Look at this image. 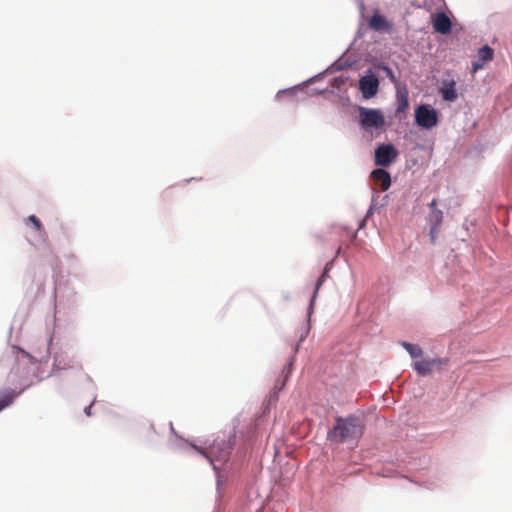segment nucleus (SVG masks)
<instances>
[{
    "label": "nucleus",
    "mask_w": 512,
    "mask_h": 512,
    "mask_svg": "<svg viewBox=\"0 0 512 512\" xmlns=\"http://www.w3.org/2000/svg\"><path fill=\"white\" fill-rule=\"evenodd\" d=\"M364 425L359 417L350 415L338 417L327 433V439L336 444L358 441L363 435Z\"/></svg>",
    "instance_id": "nucleus-1"
},
{
    "label": "nucleus",
    "mask_w": 512,
    "mask_h": 512,
    "mask_svg": "<svg viewBox=\"0 0 512 512\" xmlns=\"http://www.w3.org/2000/svg\"><path fill=\"white\" fill-rule=\"evenodd\" d=\"M360 124L363 129L368 130L371 128L380 129L385 124V119L382 112L378 109H370L366 107H359Z\"/></svg>",
    "instance_id": "nucleus-2"
},
{
    "label": "nucleus",
    "mask_w": 512,
    "mask_h": 512,
    "mask_svg": "<svg viewBox=\"0 0 512 512\" xmlns=\"http://www.w3.org/2000/svg\"><path fill=\"white\" fill-rule=\"evenodd\" d=\"M232 451V444L230 441L221 439V440H215L214 443L211 445L209 453L207 458L210 460V462L214 465V468L216 469V465L214 464L215 461L219 462H226L229 459V456Z\"/></svg>",
    "instance_id": "nucleus-3"
},
{
    "label": "nucleus",
    "mask_w": 512,
    "mask_h": 512,
    "mask_svg": "<svg viewBox=\"0 0 512 512\" xmlns=\"http://www.w3.org/2000/svg\"><path fill=\"white\" fill-rule=\"evenodd\" d=\"M416 123L424 128L431 129L438 123V114L428 105H420L415 111Z\"/></svg>",
    "instance_id": "nucleus-4"
},
{
    "label": "nucleus",
    "mask_w": 512,
    "mask_h": 512,
    "mask_svg": "<svg viewBox=\"0 0 512 512\" xmlns=\"http://www.w3.org/2000/svg\"><path fill=\"white\" fill-rule=\"evenodd\" d=\"M397 150L392 144L379 145L375 150V164L388 167L397 158Z\"/></svg>",
    "instance_id": "nucleus-5"
},
{
    "label": "nucleus",
    "mask_w": 512,
    "mask_h": 512,
    "mask_svg": "<svg viewBox=\"0 0 512 512\" xmlns=\"http://www.w3.org/2000/svg\"><path fill=\"white\" fill-rule=\"evenodd\" d=\"M378 87L379 81L374 76H364L359 81V88L366 99L375 96L378 92Z\"/></svg>",
    "instance_id": "nucleus-6"
},
{
    "label": "nucleus",
    "mask_w": 512,
    "mask_h": 512,
    "mask_svg": "<svg viewBox=\"0 0 512 512\" xmlns=\"http://www.w3.org/2000/svg\"><path fill=\"white\" fill-rule=\"evenodd\" d=\"M433 29L441 34H448L451 32L452 23L450 18L443 12L437 13L434 15L433 20Z\"/></svg>",
    "instance_id": "nucleus-7"
},
{
    "label": "nucleus",
    "mask_w": 512,
    "mask_h": 512,
    "mask_svg": "<svg viewBox=\"0 0 512 512\" xmlns=\"http://www.w3.org/2000/svg\"><path fill=\"white\" fill-rule=\"evenodd\" d=\"M443 363H445V361L441 359H426L414 362L413 368L419 375L427 376L431 374L435 366Z\"/></svg>",
    "instance_id": "nucleus-8"
},
{
    "label": "nucleus",
    "mask_w": 512,
    "mask_h": 512,
    "mask_svg": "<svg viewBox=\"0 0 512 512\" xmlns=\"http://www.w3.org/2000/svg\"><path fill=\"white\" fill-rule=\"evenodd\" d=\"M439 92L443 100L448 102H454L458 97L456 91V82L453 79L443 80Z\"/></svg>",
    "instance_id": "nucleus-9"
},
{
    "label": "nucleus",
    "mask_w": 512,
    "mask_h": 512,
    "mask_svg": "<svg viewBox=\"0 0 512 512\" xmlns=\"http://www.w3.org/2000/svg\"><path fill=\"white\" fill-rule=\"evenodd\" d=\"M443 220V212L440 209H433L429 214V223H430V236L431 239L434 241L440 226L442 224Z\"/></svg>",
    "instance_id": "nucleus-10"
},
{
    "label": "nucleus",
    "mask_w": 512,
    "mask_h": 512,
    "mask_svg": "<svg viewBox=\"0 0 512 512\" xmlns=\"http://www.w3.org/2000/svg\"><path fill=\"white\" fill-rule=\"evenodd\" d=\"M371 177L373 180L380 184V188L382 191H386L391 186V177L390 174L381 168L375 169L371 173Z\"/></svg>",
    "instance_id": "nucleus-11"
},
{
    "label": "nucleus",
    "mask_w": 512,
    "mask_h": 512,
    "mask_svg": "<svg viewBox=\"0 0 512 512\" xmlns=\"http://www.w3.org/2000/svg\"><path fill=\"white\" fill-rule=\"evenodd\" d=\"M493 54V49L487 45L480 48L478 51V61H475L472 64L473 72H476L479 69H481L485 62L492 60Z\"/></svg>",
    "instance_id": "nucleus-12"
},
{
    "label": "nucleus",
    "mask_w": 512,
    "mask_h": 512,
    "mask_svg": "<svg viewBox=\"0 0 512 512\" xmlns=\"http://www.w3.org/2000/svg\"><path fill=\"white\" fill-rule=\"evenodd\" d=\"M369 26L371 29L375 31H384L389 30L391 24L386 20V18L380 14H373L369 21Z\"/></svg>",
    "instance_id": "nucleus-13"
},
{
    "label": "nucleus",
    "mask_w": 512,
    "mask_h": 512,
    "mask_svg": "<svg viewBox=\"0 0 512 512\" xmlns=\"http://www.w3.org/2000/svg\"><path fill=\"white\" fill-rule=\"evenodd\" d=\"M53 367L57 370H64L73 367V361L68 359L67 355L64 353H57L54 356Z\"/></svg>",
    "instance_id": "nucleus-14"
},
{
    "label": "nucleus",
    "mask_w": 512,
    "mask_h": 512,
    "mask_svg": "<svg viewBox=\"0 0 512 512\" xmlns=\"http://www.w3.org/2000/svg\"><path fill=\"white\" fill-rule=\"evenodd\" d=\"M18 394L19 393H16L12 389H7L2 394H0V411L12 404Z\"/></svg>",
    "instance_id": "nucleus-15"
},
{
    "label": "nucleus",
    "mask_w": 512,
    "mask_h": 512,
    "mask_svg": "<svg viewBox=\"0 0 512 512\" xmlns=\"http://www.w3.org/2000/svg\"><path fill=\"white\" fill-rule=\"evenodd\" d=\"M402 346L406 349L412 358L421 357L423 354V350L419 345L403 342Z\"/></svg>",
    "instance_id": "nucleus-16"
},
{
    "label": "nucleus",
    "mask_w": 512,
    "mask_h": 512,
    "mask_svg": "<svg viewBox=\"0 0 512 512\" xmlns=\"http://www.w3.org/2000/svg\"><path fill=\"white\" fill-rule=\"evenodd\" d=\"M27 223H32L37 232H39V233L44 232L42 223L35 215H30L27 218Z\"/></svg>",
    "instance_id": "nucleus-17"
},
{
    "label": "nucleus",
    "mask_w": 512,
    "mask_h": 512,
    "mask_svg": "<svg viewBox=\"0 0 512 512\" xmlns=\"http://www.w3.org/2000/svg\"><path fill=\"white\" fill-rule=\"evenodd\" d=\"M325 276H326V274H325V273H323V274L320 276V278L318 279L317 284H316V288H315V291H314V295H313L312 300H311V303L314 301V299H315V297H316V295H317V293H318V291H319L320 287L322 286V284H323V282H324V279H325Z\"/></svg>",
    "instance_id": "nucleus-18"
},
{
    "label": "nucleus",
    "mask_w": 512,
    "mask_h": 512,
    "mask_svg": "<svg viewBox=\"0 0 512 512\" xmlns=\"http://www.w3.org/2000/svg\"><path fill=\"white\" fill-rule=\"evenodd\" d=\"M436 204H437V200H436V199H433V200L430 202L429 207H430L431 211H432L433 209H437V208H436Z\"/></svg>",
    "instance_id": "nucleus-19"
},
{
    "label": "nucleus",
    "mask_w": 512,
    "mask_h": 512,
    "mask_svg": "<svg viewBox=\"0 0 512 512\" xmlns=\"http://www.w3.org/2000/svg\"><path fill=\"white\" fill-rule=\"evenodd\" d=\"M407 105H408V102H407V98L405 97V98H404V100H403V104H402V106H401L399 109H401V110H402V109H404L405 107H407Z\"/></svg>",
    "instance_id": "nucleus-20"
},
{
    "label": "nucleus",
    "mask_w": 512,
    "mask_h": 512,
    "mask_svg": "<svg viewBox=\"0 0 512 512\" xmlns=\"http://www.w3.org/2000/svg\"><path fill=\"white\" fill-rule=\"evenodd\" d=\"M85 413L90 416L91 415V406L85 408Z\"/></svg>",
    "instance_id": "nucleus-21"
}]
</instances>
